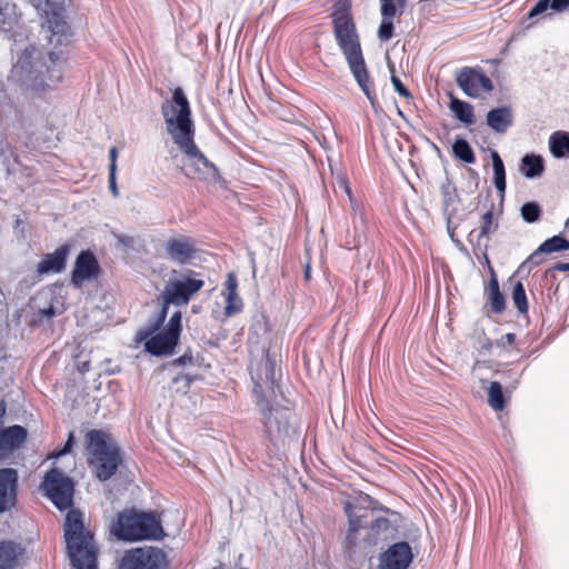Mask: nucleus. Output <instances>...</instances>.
Returning <instances> with one entry per match:
<instances>
[{
  "mask_svg": "<svg viewBox=\"0 0 569 569\" xmlns=\"http://www.w3.org/2000/svg\"><path fill=\"white\" fill-rule=\"evenodd\" d=\"M100 273V266L96 256L89 251H81L74 262L71 273V282L74 287H81L86 280L94 279Z\"/></svg>",
  "mask_w": 569,
  "mask_h": 569,
  "instance_id": "2eb2a0df",
  "label": "nucleus"
},
{
  "mask_svg": "<svg viewBox=\"0 0 569 569\" xmlns=\"http://www.w3.org/2000/svg\"><path fill=\"white\" fill-rule=\"evenodd\" d=\"M41 12L39 39L47 48L46 57L36 47L27 48L12 68L16 78L26 91L40 94L62 80L61 51L68 46L72 31L67 21L64 0H31Z\"/></svg>",
  "mask_w": 569,
  "mask_h": 569,
  "instance_id": "f257e3e1",
  "label": "nucleus"
},
{
  "mask_svg": "<svg viewBox=\"0 0 569 569\" xmlns=\"http://www.w3.org/2000/svg\"><path fill=\"white\" fill-rule=\"evenodd\" d=\"M569 250V240L561 236H553L545 240L536 251L528 258V262L538 266L542 262L541 256L543 253H552Z\"/></svg>",
  "mask_w": 569,
  "mask_h": 569,
  "instance_id": "6ab92c4d",
  "label": "nucleus"
},
{
  "mask_svg": "<svg viewBox=\"0 0 569 569\" xmlns=\"http://www.w3.org/2000/svg\"><path fill=\"white\" fill-rule=\"evenodd\" d=\"M6 415V403L0 400V425L2 423V417Z\"/></svg>",
  "mask_w": 569,
  "mask_h": 569,
  "instance_id": "3c124183",
  "label": "nucleus"
},
{
  "mask_svg": "<svg viewBox=\"0 0 569 569\" xmlns=\"http://www.w3.org/2000/svg\"><path fill=\"white\" fill-rule=\"evenodd\" d=\"M456 81L466 96L475 99L493 90L491 79L480 68L463 67Z\"/></svg>",
  "mask_w": 569,
  "mask_h": 569,
  "instance_id": "9b49d317",
  "label": "nucleus"
},
{
  "mask_svg": "<svg viewBox=\"0 0 569 569\" xmlns=\"http://www.w3.org/2000/svg\"><path fill=\"white\" fill-rule=\"evenodd\" d=\"M551 0H539L528 12V18H535L550 8Z\"/></svg>",
  "mask_w": 569,
  "mask_h": 569,
  "instance_id": "ea45409f",
  "label": "nucleus"
},
{
  "mask_svg": "<svg viewBox=\"0 0 569 569\" xmlns=\"http://www.w3.org/2000/svg\"><path fill=\"white\" fill-rule=\"evenodd\" d=\"M545 170V163L541 156L528 153L522 157L520 171L526 178L535 179L542 174Z\"/></svg>",
  "mask_w": 569,
  "mask_h": 569,
  "instance_id": "4be33fe9",
  "label": "nucleus"
},
{
  "mask_svg": "<svg viewBox=\"0 0 569 569\" xmlns=\"http://www.w3.org/2000/svg\"><path fill=\"white\" fill-rule=\"evenodd\" d=\"M452 153L453 156L466 162V163H475L476 156L475 152L469 144V142L463 138H457L452 144Z\"/></svg>",
  "mask_w": 569,
  "mask_h": 569,
  "instance_id": "c85d7f7f",
  "label": "nucleus"
},
{
  "mask_svg": "<svg viewBox=\"0 0 569 569\" xmlns=\"http://www.w3.org/2000/svg\"><path fill=\"white\" fill-rule=\"evenodd\" d=\"M351 3L349 0H338L333 4V12L331 13L332 23L337 22L338 19L350 20Z\"/></svg>",
  "mask_w": 569,
  "mask_h": 569,
  "instance_id": "72a5a7b5",
  "label": "nucleus"
},
{
  "mask_svg": "<svg viewBox=\"0 0 569 569\" xmlns=\"http://www.w3.org/2000/svg\"><path fill=\"white\" fill-rule=\"evenodd\" d=\"M506 339L509 343H513L515 342V339H516V336L513 333H507L506 335Z\"/></svg>",
  "mask_w": 569,
  "mask_h": 569,
  "instance_id": "603ef678",
  "label": "nucleus"
},
{
  "mask_svg": "<svg viewBox=\"0 0 569 569\" xmlns=\"http://www.w3.org/2000/svg\"><path fill=\"white\" fill-rule=\"evenodd\" d=\"M69 253L68 246H61L54 252L47 254L38 264L40 273L61 272L66 267V260Z\"/></svg>",
  "mask_w": 569,
  "mask_h": 569,
  "instance_id": "aec40b11",
  "label": "nucleus"
},
{
  "mask_svg": "<svg viewBox=\"0 0 569 569\" xmlns=\"http://www.w3.org/2000/svg\"><path fill=\"white\" fill-rule=\"evenodd\" d=\"M512 300L517 310L525 315L528 312V300L525 287L521 281H517L512 290Z\"/></svg>",
  "mask_w": 569,
  "mask_h": 569,
  "instance_id": "2f4dec72",
  "label": "nucleus"
},
{
  "mask_svg": "<svg viewBox=\"0 0 569 569\" xmlns=\"http://www.w3.org/2000/svg\"><path fill=\"white\" fill-rule=\"evenodd\" d=\"M226 296V307H224V313L226 316L230 317L236 313H239L242 310L243 303L241 298L238 296V292L234 295L231 293H224Z\"/></svg>",
  "mask_w": 569,
  "mask_h": 569,
  "instance_id": "f704fd0d",
  "label": "nucleus"
},
{
  "mask_svg": "<svg viewBox=\"0 0 569 569\" xmlns=\"http://www.w3.org/2000/svg\"><path fill=\"white\" fill-rule=\"evenodd\" d=\"M305 277H306V279L310 278V266L309 264H307V267H306Z\"/></svg>",
  "mask_w": 569,
  "mask_h": 569,
  "instance_id": "864d4df0",
  "label": "nucleus"
},
{
  "mask_svg": "<svg viewBox=\"0 0 569 569\" xmlns=\"http://www.w3.org/2000/svg\"><path fill=\"white\" fill-rule=\"evenodd\" d=\"M262 415L264 432L273 445L284 442L298 436V418L286 407H269L268 401L261 398L256 401Z\"/></svg>",
  "mask_w": 569,
  "mask_h": 569,
  "instance_id": "6e6552de",
  "label": "nucleus"
},
{
  "mask_svg": "<svg viewBox=\"0 0 569 569\" xmlns=\"http://www.w3.org/2000/svg\"><path fill=\"white\" fill-rule=\"evenodd\" d=\"M449 108L459 121L467 126L475 123L473 107L469 102L451 97Z\"/></svg>",
  "mask_w": 569,
  "mask_h": 569,
  "instance_id": "393cba45",
  "label": "nucleus"
},
{
  "mask_svg": "<svg viewBox=\"0 0 569 569\" xmlns=\"http://www.w3.org/2000/svg\"><path fill=\"white\" fill-rule=\"evenodd\" d=\"M88 463L100 481L112 478L122 462L121 451L113 438L103 430L86 433Z\"/></svg>",
  "mask_w": 569,
  "mask_h": 569,
  "instance_id": "39448f33",
  "label": "nucleus"
},
{
  "mask_svg": "<svg viewBox=\"0 0 569 569\" xmlns=\"http://www.w3.org/2000/svg\"><path fill=\"white\" fill-rule=\"evenodd\" d=\"M12 9L9 3H0V29L9 30L12 28L14 22Z\"/></svg>",
  "mask_w": 569,
  "mask_h": 569,
  "instance_id": "c9c22d12",
  "label": "nucleus"
},
{
  "mask_svg": "<svg viewBox=\"0 0 569 569\" xmlns=\"http://www.w3.org/2000/svg\"><path fill=\"white\" fill-rule=\"evenodd\" d=\"M111 532L123 541L160 540L166 536L160 519L153 512L136 509L120 512Z\"/></svg>",
  "mask_w": 569,
  "mask_h": 569,
  "instance_id": "0eeeda50",
  "label": "nucleus"
},
{
  "mask_svg": "<svg viewBox=\"0 0 569 569\" xmlns=\"http://www.w3.org/2000/svg\"><path fill=\"white\" fill-rule=\"evenodd\" d=\"M389 70L392 72L391 74V83L395 88V90L398 92L399 96L403 98H411L410 91L403 86L401 80L393 74L395 72V66L392 63H388Z\"/></svg>",
  "mask_w": 569,
  "mask_h": 569,
  "instance_id": "4c0bfd02",
  "label": "nucleus"
},
{
  "mask_svg": "<svg viewBox=\"0 0 569 569\" xmlns=\"http://www.w3.org/2000/svg\"><path fill=\"white\" fill-rule=\"evenodd\" d=\"M238 289V280H237V277L233 272H229L227 274V279H226V282H224V293H231V295H234Z\"/></svg>",
  "mask_w": 569,
  "mask_h": 569,
  "instance_id": "a19ab883",
  "label": "nucleus"
},
{
  "mask_svg": "<svg viewBox=\"0 0 569 569\" xmlns=\"http://www.w3.org/2000/svg\"><path fill=\"white\" fill-rule=\"evenodd\" d=\"M552 271H569V262H558L555 266H552L548 272Z\"/></svg>",
  "mask_w": 569,
  "mask_h": 569,
  "instance_id": "09e8293b",
  "label": "nucleus"
},
{
  "mask_svg": "<svg viewBox=\"0 0 569 569\" xmlns=\"http://www.w3.org/2000/svg\"><path fill=\"white\" fill-rule=\"evenodd\" d=\"M18 479L16 469H0V513L9 511L16 506Z\"/></svg>",
  "mask_w": 569,
  "mask_h": 569,
  "instance_id": "dca6fc26",
  "label": "nucleus"
},
{
  "mask_svg": "<svg viewBox=\"0 0 569 569\" xmlns=\"http://www.w3.org/2000/svg\"><path fill=\"white\" fill-rule=\"evenodd\" d=\"M27 430L22 426L14 425L0 431V450L2 453L19 448L27 439Z\"/></svg>",
  "mask_w": 569,
  "mask_h": 569,
  "instance_id": "a211bd4d",
  "label": "nucleus"
},
{
  "mask_svg": "<svg viewBox=\"0 0 569 569\" xmlns=\"http://www.w3.org/2000/svg\"><path fill=\"white\" fill-rule=\"evenodd\" d=\"M488 403L497 411L505 408V398L502 392V386L498 381H492L488 388Z\"/></svg>",
  "mask_w": 569,
  "mask_h": 569,
  "instance_id": "c756f323",
  "label": "nucleus"
},
{
  "mask_svg": "<svg viewBox=\"0 0 569 569\" xmlns=\"http://www.w3.org/2000/svg\"><path fill=\"white\" fill-rule=\"evenodd\" d=\"M376 542H377V538L369 541V543H376Z\"/></svg>",
  "mask_w": 569,
  "mask_h": 569,
  "instance_id": "6e6d98bb",
  "label": "nucleus"
},
{
  "mask_svg": "<svg viewBox=\"0 0 569 569\" xmlns=\"http://www.w3.org/2000/svg\"><path fill=\"white\" fill-rule=\"evenodd\" d=\"M109 171H117V158H118V149L116 147H111L109 150Z\"/></svg>",
  "mask_w": 569,
  "mask_h": 569,
  "instance_id": "a18cd8bd",
  "label": "nucleus"
},
{
  "mask_svg": "<svg viewBox=\"0 0 569 569\" xmlns=\"http://www.w3.org/2000/svg\"><path fill=\"white\" fill-rule=\"evenodd\" d=\"M398 113H399L400 116H403V113H402V111H401L400 109H398Z\"/></svg>",
  "mask_w": 569,
  "mask_h": 569,
  "instance_id": "4d7b16f0",
  "label": "nucleus"
},
{
  "mask_svg": "<svg viewBox=\"0 0 569 569\" xmlns=\"http://www.w3.org/2000/svg\"><path fill=\"white\" fill-rule=\"evenodd\" d=\"M332 24L337 44L345 56L356 82L368 98L375 112H379L381 107L378 102L377 94L366 66L360 38L353 19L343 20L340 18Z\"/></svg>",
  "mask_w": 569,
  "mask_h": 569,
  "instance_id": "20e7f679",
  "label": "nucleus"
},
{
  "mask_svg": "<svg viewBox=\"0 0 569 569\" xmlns=\"http://www.w3.org/2000/svg\"><path fill=\"white\" fill-rule=\"evenodd\" d=\"M72 445H73V433H69V438L64 445V447L62 448V450H60L57 456H61V455H66L67 452H69L72 448Z\"/></svg>",
  "mask_w": 569,
  "mask_h": 569,
  "instance_id": "de8ad7c7",
  "label": "nucleus"
},
{
  "mask_svg": "<svg viewBox=\"0 0 569 569\" xmlns=\"http://www.w3.org/2000/svg\"><path fill=\"white\" fill-rule=\"evenodd\" d=\"M153 322V318L137 332L139 341H144V349L152 356H168L171 355L179 342L182 331V315L181 311H176L169 319L167 326L162 331H154L146 336L147 330Z\"/></svg>",
  "mask_w": 569,
  "mask_h": 569,
  "instance_id": "1a4fd4ad",
  "label": "nucleus"
},
{
  "mask_svg": "<svg viewBox=\"0 0 569 569\" xmlns=\"http://www.w3.org/2000/svg\"><path fill=\"white\" fill-rule=\"evenodd\" d=\"M396 9L391 6H381L382 20L378 29V37L381 41H389L393 37V18Z\"/></svg>",
  "mask_w": 569,
  "mask_h": 569,
  "instance_id": "a878e982",
  "label": "nucleus"
},
{
  "mask_svg": "<svg viewBox=\"0 0 569 569\" xmlns=\"http://www.w3.org/2000/svg\"><path fill=\"white\" fill-rule=\"evenodd\" d=\"M498 228V223L493 222V206L488 209L481 217V228L478 234V243L481 238H487L490 233H492Z\"/></svg>",
  "mask_w": 569,
  "mask_h": 569,
  "instance_id": "473e14b6",
  "label": "nucleus"
},
{
  "mask_svg": "<svg viewBox=\"0 0 569 569\" xmlns=\"http://www.w3.org/2000/svg\"><path fill=\"white\" fill-rule=\"evenodd\" d=\"M359 530H352V527H348V531L345 539V550L351 557L357 552L358 542L357 533Z\"/></svg>",
  "mask_w": 569,
  "mask_h": 569,
  "instance_id": "e433bc0d",
  "label": "nucleus"
},
{
  "mask_svg": "<svg viewBox=\"0 0 569 569\" xmlns=\"http://www.w3.org/2000/svg\"><path fill=\"white\" fill-rule=\"evenodd\" d=\"M448 232L451 238H453V231H451L450 226H448Z\"/></svg>",
  "mask_w": 569,
  "mask_h": 569,
  "instance_id": "5fc2aeb1",
  "label": "nucleus"
},
{
  "mask_svg": "<svg viewBox=\"0 0 569 569\" xmlns=\"http://www.w3.org/2000/svg\"><path fill=\"white\" fill-rule=\"evenodd\" d=\"M370 529L375 535L378 536L389 531L391 529V522L386 517H378L372 521Z\"/></svg>",
  "mask_w": 569,
  "mask_h": 569,
  "instance_id": "58836bf2",
  "label": "nucleus"
},
{
  "mask_svg": "<svg viewBox=\"0 0 569 569\" xmlns=\"http://www.w3.org/2000/svg\"><path fill=\"white\" fill-rule=\"evenodd\" d=\"M276 357L267 351L256 372L251 375L253 393L257 400L264 398V389L273 391L276 385Z\"/></svg>",
  "mask_w": 569,
  "mask_h": 569,
  "instance_id": "ddd939ff",
  "label": "nucleus"
},
{
  "mask_svg": "<svg viewBox=\"0 0 569 569\" xmlns=\"http://www.w3.org/2000/svg\"><path fill=\"white\" fill-rule=\"evenodd\" d=\"M549 149L555 158H569V132H553L549 138Z\"/></svg>",
  "mask_w": 569,
  "mask_h": 569,
  "instance_id": "b1692460",
  "label": "nucleus"
},
{
  "mask_svg": "<svg viewBox=\"0 0 569 569\" xmlns=\"http://www.w3.org/2000/svg\"><path fill=\"white\" fill-rule=\"evenodd\" d=\"M41 487L48 498L61 511L69 509L64 520V539L72 569H98V549L93 535L84 527L83 516L73 503L74 483L61 470L46 472Z\"/></svg>",
  "mask_w": 569,
  "mask_h": 569,
  "instance_id": "f03ea898",
  "label": "nucleus"
},
{
  "mask_svg": "<svg viewBox=\"0 0 569 569\" xmlns=\"http://www.w3.org/2000/svg\"><path fill=\"white\" fill-rule=\"evenodd\" d=\"M550 9L557 12H569V0H551Z\"/></svg>",
  "mask_w": 569,
  "mask_h": 569,
  "instance_id": "c03bdc74",
  "label": "nucleus"
},
{
  "mask_svg": "<svg viewBox=\"0 0 569 569\" xmlns=\"http://www.w3.org/2000/svg\"><path fill=\"white\" fill-rule=\"evenodd\" d=\"M412 560L413 553L409 542L398 541L379 553L376 569H408Z\"/></svg>",
  "mask_w": 569,
  "mask_h": 569,
  "instance_id": "f8f14e48",
  "label": "nucleus"
},
{
  "mask_svg": "<svg viewBox=\"0 0 569 569\" xmlns=\"http://www.w3.org/2000/svg\"><path fill=\"white\" fill-rule=\"evenodd\" d=\"M17 546L12 541L0 542V569H12L17 565Z\"/></svg>",
  "mask_w": 569,
  "mask_h": 569,
  "instance_id": "cd10ccee",
  "label": "nucleus"
},
{
  "mask_svg": "<svg viewBox=\"0 0 569 569\" xmlns=\"http://www.w3.org/2000/svg\"><path fill=\"white\" fill-rule=\"evenodd\" d=\"M490 156L493 168V183L498 192L503 196L507 188L505 164L498 151L491 150Z\"/></svg>",
  "mask_w": 569,
  "mask_h": 569,
  "instance_id": "bb28decb",
  "label": "nucleus"
},
{
  "mask_svg": "<svg viewBox=\"0 0 569 569\" xmlns=\"http://www.w3.org/2000/svg\"><path fill=\"white\" fill-rule=\"evenodd\" d=\"M486 120L488 127L496 133H506L513 124V111L508 106L491 109L487 113Z\"/></svg>",
  "mask_w": 569,
  "mask_h": 569,
  "instance_id": "f3484780",
  "label": "nucleus"
},
{
  "mask_svg": "<svg viewBox=\"0 0 569 569\" xmlns=\"http://www.w3.org/2000/svg\"><path fill=\"white\" fill-rule=\"evenodd\" d=\"M196 276H198L196 271L186 270L177 277L169 279L159 297L161 308L156 317H153V322L147 330L144 337L161 329L168 317L169 306H187L192 297L203 288L204 281L196 278Z\"/></svg>",
  "mask_w": 569,
  "mask_h": 569,
  "instance_id": "423d86ee",
  "label": "nucleus"
},
{
  "mask_svg": "<svg viewBox=\"0 0 569 569\" xmlns=\"http://www.w3.org/2000/svg\"><path fill=\"white\" fill-rule=\"evenodd\" d=\"M169 559L163 549L152 546L133 548L124 552L119 569H168Z\"/></svg>",
  "mask_w": 569,
  "mask_h": 569,
  "instance_id": "9d476101",
  "label": "nucleus"
},
{
  "mask_svg": "<svg viewBox=\"0 0 569 569\" xmlns=\"http://www.w3.org/2000/svg\"><path fill=\"white\" fill-rule=\"evenodd\" d=\"M161 114L168 133L187 160L182 168L184 176L201 181H217L218 168L194 142L196 130L191 107L182 88H174L171 99H166L161 103Z\"/></svg>",
  "mask_w": 569,
  "mask_h": 569,
  "instance_id": "7ed1b4c3",
  "label": "nucleus"
},
{
  "mask_svg": "<svg viewBox=\"0 0 569 569\" xmlns=\"http://www.w3.org/2000/svg\"><path fill=\"white\" fill-rule=\"evenodd\" d=\"M343 511L348 518V527H352V530H360L366 527L368 509L365 506L346 500L343 501Z\"/></svg>",
  "mask_w": 569,
  "mask_h": 569,
  "instance_id": "412c9836",
  "label": "nucleus"
},
{
  "mask_svg": "<svg viewBox=\"0 0 569 569\" xmlns=\"http://www.w3.org/2000/svg\"><path fill=\"white\" fill-rule=\"evenodd\" d=\"M455 191H456V189H455V187L450 182H447V183L442 184L441 193H442V197H443V203L446 206H449L452 202V198H453Z\"/></svg>",
  "mask_w": 569,
  "mask_h": 569,
  "instance_id": "79ce46f5",
  "label": "nucleus"
},
{
  "mask_svg": "<svg viewBox=\"0 0 569 569\" xmlns=\"http://www.w3.org/2000/svg\"><path fill=\"white\" fill-rule=\"evenodd\" d=\"M487 293L491 311L497 315L502 313L506 309V300L502 292L500 291L499 282L493 272L489 280Z\"/></svg>",
  "mask_w": 569,
  "mask_h": 569,
  "instance_id": "5701e85b",
  "label": "nucleus"
},
{
  "mask_svg": "<svg viewBox=\"0 0 569 569\" xmlns=\"http://www.w3.org/2000/svg\"><path fill=\"white\" fill-rule=\"evenodd\" d=\"M180 380H184L186 387H189L191 385V382L194 380V378L191 377L190 375H179L173 379L174 382H178Z\"/></svg>",
  "mask_w": 569,
  "mask_h": 569,
  "instance_id": "8fccbe9b",
  "label": "nucleus"
},
{
  "mask_svg": "<svg viewBox=\"0 0 569 569\" xmlns=\"http://www.w3.org/2000/svg\"><path fill=\"white\" fill-rule=\"evenodd\" d=\"M566 227L569 229V219L566 222Z\"/></svg>",
  "mask_w": 569,
  "mask_h": 569,
  "instance_id": "13d9d810",
  "label": "nucleus"
},
{
  "mask_svg": "<svg viewBox=\"0 0 569 569\" xmlns=\"http://www.w3.org/2000/svg\"><path fill=\"white\" fill-rule=\"evenodd\" d=\"M108 180H109V189H110L111 193L113 194V197H118L119 191H118L117 181H116V171H109Z\"/></svg>",
  "mask_w": 569,
  "mask_h": 569,
  "instance_id": "49530a36",
  "label": "nucleus"
},
{
  "mask_svg": "<svg viewBox=\"0 0 569 569\" xmlns=\"http://www.w3.org/2000/svg\"><path fill=\"white\" fill-rule=\"evenodd\" d=\"M193 363H194V358L190 350L186 351L181 357H179L172 361V365L177 366V367L186 366V365H193Z\"/></svg>",
  "mask_w": 569,
  "mask_h": 569,
  "instance_id": "37998d69",
  "label": "nucleus"
},
{
  "mask_svg": "<svg viewBox=\"0 0 569 569\" xmlns=\"http://www.w3.org/2000/svg\"><path fill=\"white\" fill-rule=\"evenodd\" d=\"M197 242L191 237L169 238L164 243L167 258L179 264H187L197 256Z\"/></svg>",
  "mask_w": 569,
  "mask_h": 569,
  "instance_id": "4468645a",
  "label": "nucleus"
},
{
  "mask_svg": "<svg viewBox=\"0 0 569 569\" xmlns=\"http://www.w3.org/2000/svg\"><path fill=\"white\" fill-rule=\"evenodd\" d=\"M521 217L527 223H535L540 220L542 214L541 206L536 201H529L522 204Z\"/></svg>",
  "mask_w": 569,
  "mask_h": 569,
  "instance_id": "7c9ffc66",
  "label": "nucleus"
}]
</instances>
